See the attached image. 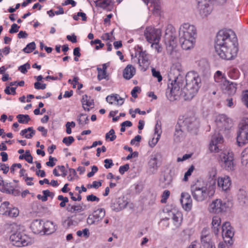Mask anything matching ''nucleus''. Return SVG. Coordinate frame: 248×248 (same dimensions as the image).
Returning a JSON list of instances; mask_svg holds the SVG:
<instances>
[{
    "instance_id": "f257e3e1",
    "label": "nucleus",
    "mask_w": 248,
    "mask_h": 248,
    "mask_svg": "<svg viewBox=\"0 0 248 248\" xmlns=\"http://www.w3.org/2000/svg\"><path fill=\"white\" fill-rule=\"evenodd\" d=\"M215 48L221 59H232L238 50L237 38L234 32L230 29L220 30L216 36Z\"/></svg>"
},
{
    "instance_id": "f03ea898",
    "label": "nucleus",
    "mask_w": 248,
    "mask_h": 248,
    "mask_svg": "<svg viewBox=\"0 0 248 248\" xmlns=\"http://www.w3.org/2000/svg\"><path fill=\"white\" fill-rule=\"evenodd\" d=\"M186 85L182 89L185 100H191L197 94L200 87L201 79L194 71L188 72L185 77Z\"/></svg>"
},
{
    "instance_id": "7ed1b4c3",
    "label": "nucleus",
    "mask_w": 248,
    "mask_h": 248,
    "mask_svg": "<svg viewBox=\"0 0 248 248\" xmlns=\"http://www.w3.org/2000/svg\"><path fill=\"white\" fill-rule=\"evenodd\" d=\"M216 182L211 179L205 185L201 186L198 183L190 186V191L193 199L197 202H202L213 196L215 192Z\"/></svg>"
},
{
    "instance_id": "20e7f679",
    "label": "nucleus",
    "mask_w": 248,
    "mask_h": 248,
    "mask_svg": "<svg viewBox=\"0 0 248 248\" xmlns=\"http://www.w3.org/2000/svg\"><path fill=\"white\" fill-rule=\"evenodd\" d=\"M168 84L166 95L170 101L177 100L180 95L184 96L182 89L185 83V77L183 74L175 75L171 78L170 75Z\"/></svg>"
},
{
    "instance_id": "39448f33",
    "label": "nucleus",
    "mask_w": 248,
    "mask_h": 248,
    "mask_svg": "<svg viewBox=\"0 0 248 248\" xmlns=\"http://www.w3.org/2000/svg\"><path fill=\"white\" fill-rule=\"evenodd\" d=\"M175 30L171 26H169L166 30L165 35V42L166 45V50L168 54L172 58L178 59L179 53L175 50L177 46V39Z\"/></svg>"
},
{
    "instance_id": "423d86ee",
    "label": "nucleus",
    "mask_w": 248,
    "mask_h": 248,
    "mask_svg": "<svg viewBox=\"0 0 248 248\" xmlns=\"http://www.w3.org/2000/svg\"><path fill=\"white\" fill-rule=\"evenodd\" d=\"M133 63L138 64L141 70L145 71L149 64L148 57L145 51H143L141 47L138 46L131 52Z\"/></svg>"
},
{
    "instance_id": "0eeeda50",
    "label": "nucleus",
    "mask_w": 248,
    "mask_h": 248,
    "mask_svg": "<svg viewBox=\"0 0 248 248\" xmlns=\"http://www.w3.org/2000/svg\"><path fill=\"white\" fill-rule=\"evenodd\" d=\"M178 124H183L189 131L197 129L199 126V120L195 117L192 112H190L185 116L179 118Z\"/></svg>"
},
{
    "instance_id": "6e6552de",
    "label": "nucleus",
    "mask_w": 248,
    "mask_h": 248,
    "mask_svg": "<svg viewBox=\"0 0 248 248\" xmlns=\"http://www.w3.org/2000/svg\"><path fill=\"white\" fill-rule=\"evenodd\" d=\"M10 239L13 245L16 247H25L31 243V238L23 232H16L13 233Z\"/></svg>"
},
{
    "instance_id": "1a4fd4ad",
    "label": "nucleus",
    "mask_w": 248,
    "mask_h": 248,
    "mask_svg": "<svg viewBox=\"0 0 248 248\" xmlns=\"http://www.w3.org/2000/svg\"><path fill=\"white\" fill-rule=\"evenodd\" d=\"M144 35L147 42L150 44L155 42H159L161 39V31L160 29L149 26L145 29Z\"/></svg>"
},
{
    "instance_id": "9d476101",
    "label": "nucleus",
    "mask_w": 248,
    "mask_h": 248,
    "mask_svg": "<svg viewBox=\"0 0 248 248\" xmlns=\"http://www.w3.org/2000/svg\"><path fill=\"white\" fill-rule=\"evenodd\" d=\"M219 159L221 162L222 167L228 171H232L234 169L235 164L233 162V155L231 152H223L219 155Z\"/></svg>"
},
{
    "instance_id": "9b49d317",
    "label": "nucleus",
    "mask_w": 248,
    "mask_h": 248,
    "mask_svg": "<svg viewBox=\"0 0 248 248\" xmlns=\"http://www.w3.org/2000/svg\"><path fill=\"white\" fill-rule=\"evenodd\" d=\"M179 36H185L196 39V28L194 25L188 23H184L179 28Z\"/></svg>"
},
{
    "instance_id": "f8f14e48",
    "label": "nucleus",
    "mask_w": 248,
    "mask_h": 248,
    "mask_svg": "<svg viewBox=\"0 0 248 248\" xmlns=\"http://www.w3.org/2000/svg\"><path fill=\"white\" fill-rule=\"evenodd\" d=\"M234 234L233 229L231 226L230 223L229 222H224L222 226V236L225 242L230 245H232Z\"/></svg>"
},
{
    "instance_id": "ddd939ff",
    "label": "nucleus",
    "mask_w": 248,
    "mask_h": 248,
    "mask_svg": "<svg viewBox=\"0 0 248 248\" xmlns=\"http://www.w3.org/2000/svg\"><path fill=\"white\" fill-rule=\"evenodd\" d=\"M216 123L220 131L229 130L232 126V120L224 114H219L217 116Z\"/></svg>"
},
{
    "instance_id": "4468645a",
    "label": "nucleus",
    "mask_w": 248,
    "mask_h": 248,
    "mask_svg": "<svg viewBox=\"0 0 248 248\" xmlns=\"http://www.w3.org/2000/svg\"><path fill=\"white\" fill-rule=\"evenodd\" d=\"M198 2V8L199 14L202 17L208 16L212 11V8L209 5V1L211 0H197ZM219 3H223L225 0H217Z\"/></svg>"
},
{
    "instance_id": "2eb2a0df",
    "label": "nucleus",
    "mask_w": 248,
    "mask_h": 248,
    "mask_svg": "<svg viewBox=\"0 0 248 248\" xmlns=\"http://www.w3.org/2000/svg\"><path fill=\"white\" fill-rule=\"evenodd\" d=\"M224 142L223 136L219 133L215 134L212 136L209 144V150L212 152H218L221 150Z\"/></svg>"
},
{
    "instance_id": "dca6fc26",
    "label": "nucleus",
    "mask_w": 248,
    "mask_h": 248,
    "mask_svg": "<svg viewBox=\"0 0 248 248\" xmlns=\"http://www.w3.org/2000/svg\"><path fill=\"white\" fill-rule=\"evenodd\" d=\"M226 202L221 199H217L212 202L209 207L210 212L218 214L225 212L228 208Z\"/></svg>"
},
{
    "instance_id": "f3484780",
    "label": "nucleus",
    "mask_w": 248,
    "mask_h": 248,
    "mask_svg": "<svg viewBox=\"0 0 248 248\" xmlns=\"http://www.w3.org/2000/svg\"><path fill=\"white\" fill-rule=\"evenodd\" d=\"M128 203L124 197H119L112 201L111 207L113 210L118 212L125 208Z\"/></svg>"
},
{
    "instance_id": "a211bd4d",
    "label": "nucleus",
    "mask_w": 248,
    "mask_h": 248,
    "mask_svg": "<svg viewBox=\"0 0 248 248\" xmlns=\"http://www.w3.org/2000/svg\"><path fill=\"white\" fill-rule=\"evenodd\" d=\"M180 202L183 208L186 211L191 210L192 206V200L190 194L187 192H182L181 195Z\"/></svg>"
},
{
    "instance_id": "6ab92c4d",
    "label": "nucleus",
    "mask_w": 248,
    "mask_h": 248,
    "mask_svg": "<svg viewBox=\"0 0 248 248\" xmlns=\"http://www.w3.org/2000/svg\"><path fill=\"white\" fill-rule=\"evenodd\" d=\"M179 41L183 49L189 50L193 48L196 43V39L179 36Z\"/></svg>"
},
{
    "instance_id": "aec40b11",
    "label": "nucleus",
    "mask_w": 248,
    "mask_h": 248,
    "mask_svg": "<svg viewBox=\"0 0 248 248\" xmlns=\"http://www.w3.org/2000/svg\"><path fill=\"white\" fill-rule=\"evenodd\" d=\"M160 157V154L159 153L153 154L150 157V160L148 162V165L150 169H153V173H155L158 168L157 164L158 158Z\"/></svg>"
},
{
    "instance_id": "412c9836",
    "label": "nucleus",
    "mask_w": 248,
    "mask_h": 248,
    "mask_svg": "<svg viewBox=\"0 0 248 248\" xmlns=\"http://www.w3.org/2000/svg\"><path fill=\"white\" fill-rule=\"evenodd\" d=\"M106 101L110 104L121 106L124 103V98L117 94L108 95L106 97Z\"/></svg>"
},
{
    "instance_id": "4be33fe9",
    "label": "nucleus",
    "mask_w": 248,
    "mask_h": 248,
    "mask_svg": "<svg viewBox=\"0 0 248 248\" xmlns=\"http://www.w3.org/2000/svg\"><path fill=\"white\" fill-rule=\"evenodd\" d=\"M33 233L38 234L44 230V222L40 219L34 220L31 225Z\"/></svg>"
},
{
    "instance_id": "5701e85b",
    "label": "nucleus",
    "mask_w": 248,
    "mask_h": 248,
    "mask_svg": "<svg viewBox=\"0 0 248 248\" xmlns=\"http://www.w3.org/2000/svg\"><path fill=\"white\" fill-rule=\"evenodd\" d=\"M217 185L219 187H221L224 191H227L229 189L231 181L229 176L218 178L217 180Z\"/></svg>"
},
{
    "instance_id": "b1692460",
    "label": "nucleus",
    "mask_w": 248,
    "mask_h": 248,
    "mask_svg": "<svg viewBox=\"0 0 248 248\" xmlns=\"http://www.w3.org/2000/svg\"><path fill=\"white\" fill-rule=\"evenodd\" d=\"M172 177L170 173H165L159 180V186L162 188L168 187L171 183Z\"/></svg>"
},
{
    "instance_id": "393cba45",
    "label": "nucleus",
    "mask_w": 248,
    "mask_h": 248,
    "mask_svg": "<svg viewBox=\"0 0 248 248\" xmlns=\"http://www.w3.org/2000/svg\"><path fill=\"white\" fill-rule=\"evenodd\" d=\"M237 200L240 205L244 206L248 202V194L246 190L240 189L237 193Z\"/></svg>"
},
{
    "instance_id": "a878e982",
    "label": "nucleus",
    "mask_w": 248,
    "mask_h": 248,
    "mask_svg": "<svg viewBox=\"0 0 248 248\" xmlns=\"http://www.w3.org/2000/svg\"><path fill=\"white\" fill-rule=\"evenodd\" d=\"M136 74V69L131 64H128L123 71V77L126 79H131Z\"/></svg>"
},
{
    "instance_id": "bb28decb",
    "label": "nucleus",
    "mask_w": 248,
    "mask_h": 248,
    "mask_svg": "<svg viewBox=\"0 0 248 248\" xmlns=\"http://www.w3.org/2000/svg\"><path fill=\"white\" fill-rule=\"evenodd\" d=\"M56 225L52 221H46L44 222V232L46 234H49L56 230Z\"/></svg>"
},
{
    "instance_id": "cd10ccee",
    "label": "nucleus",
    "mask_w": 248,
    "mask_h": 248,
    "mask_svg": "<svg viewBox=\"0 0 248 248\" xmlns=\"http://www.w3.org/2000/svg\"><path fill=\"white\" fill-rule=\"evenodd\" d=\"M237 142L239 146H242L248 143V133L237 132Z\"/></svg>"
},
{
    "instance_id": "c85d7f7f",
    "label": "nucleus",
    "mask_w": 248,
    "mask_h": 248,
    "mask_svg": "<svg viewBox=\"0 0 248 248\" xmlns=\"http://www.w3.org/2000/svg\"><path fill=\"white\" fill-rule=\"evenodd\" d=\"M184 138V133L181 128L180 124H177L175 127V130L174 134V140L176 142H180Z\"/></svg>"
},
{
    "instance_id": "c756f323",
    "label": "nucleus",
    "mask_w": 248,
    "mask_h": 248,
    "mask_svg": "<svg viewBox=\"0 0 248 248\" xmlns=\"http://www.w3.org/2000/svg\"><path fill=\"white\" fill-rule=\"evenodd\" d=\"M86 206L82 204L71 205L68 204L67 207V210L71 213H78L85 210Z\"/></svg>"
},
{
    "instance_id": "7c9ffc66",
    "label": "nucleus",
    "mask_w": 248,
    "mask_h": 248,
    "mask_svg": "<svg viewBox=\"0 0 248 248\" xmlns=\"http://www.w3.org/2000/svg\"><path fill=\"white\" fill-rule=\"evenodd\" d=\"M183 67L180 62H174L171 68L170 75H171L172 73L175 75L183 74Z\"/></svg>"
},
{
    "instance_id": "2f4dec72",
    "label": "nucleus",
    "mask_w": 248,
    "mask_h": 248,
    "mask_svg": "<svg viewBox=\"0 0 248 248\" xmlns=\"http://www.w3.org/2000/svg\"><path fill=\"white\" fill-rule=\"evenodd\" d=\"M201 240L204 246L209 245L211 242V236L206 229H204L202 231Z\"/></svg>"
},
{
    "instance_id": "473e14b6",
    "label": "nucleus",
    "mask_w": 248,
    "mask_h": 248,
    "mask_svg": "<svg viewBox=\"0 0 248 248\" xmlns=\"http://www.w3.org/2000/svg\"><path fill=\"white\" fill-rule=\"evenodd\" d=\"M35 133V130L32 127H29L28 128L24 129L21 131L20 134L22 136H24L27 139L31 138Z\"/></svg>"
},
{
    "instance_id": "72a5a7b5",
    "label": "nucleus",
    "mask_w": 248,
    "mask_h": 248,
    "mask_svg": "<svg viewBox=\"0 0 248 248\" xmlns=\"http://www.w3.org/2000/svg\"><path fill=\"white\" fill-rule=\"evenodd\" d=\"M239 130L237 132L248 133V118H243L239 124Z\"/></svg>"
},
{
    "instance_id": "f704fd0d",
    "label": "nucleus",
    "mask_w": 248,
    "mask_h": 248,
    "mask_svg": "<svg viewBox=\"0 0 248 248\" xmlns=\"http://www.w3.org/2000/svg\"><path fill=\"white\" fill-rule=\"evenodd\" d=\"M215 81L220 84L226 82V78L224 74L220 71H217L214 76Z\"/></svg>"
},
{
    "instance_id": "c9c22d12",
    "label": "nucleus",
    "mask_w": 248,
    "mask_h": 248,
    "mask_svg": "<svg viewBox=\"0 0 248 248\" xmlns=\"http://www.w3.org/2000/svg\"><path fill=\"white\" fill-rule=\"evenodd\" d=\"M226 82L227 83L226 89L228 91V93L229 94H234L237 89V84L234 82H231L227 80Z\"/></svg>"
},
{
    "instance_id": "e433bc0d",
    "label": "nucleus",
    "mask_w": 248,
    "mask_h": 248,
    "mask_svg": "<svg viewBox=\"0 0 248 248\" xmlns=\"http://www.w3.org/2000/svg\"><path fill=\"white\" fill-rule=\"evenodd\" d=\"M93 215L98 222L105 216V210L104 208H98L93 212Z\"/></svg>"
},
{
    "instance_id": "4c0bfd02",
    "label": "nucleus",
    "mask_w": 248,
    "mask_h": 248,
    "mask_svg": "<svg viewBox=\"0 0 248 248\" xmlns=\"http://www.w3.org/2000/svg\"><path fill=\"white\" fill-rule=\"evenodd\" d=\"M81 102L83 108H86L85 106L87 108L91 107L90 108H93V107H92V106L93 105V101L92 99L89 98L87 95H85L83 96Z\"/></svg>"
},
{
    "instance_id": "58836bf2",
    "label": "nucleus",
    "mask_w": 248,
    "mask_h": 248,
    "mask_svg": "<svg viewBox=\"0 0 248 248\" xmlns=\"http://www.w3.org/2000/svg\"><path fill=\"white\" fill-rule=\"evenodd\" d=\"M78 124L81 126H84L88 124L89 120L88 116L86 114L81 113L78 117L77 119Z\"/></svg>"
},
{
    "instance_id": "ea45409f",
    "label": "nucleus",
    "mask_w": 248,
    "mask_h": 248,
    "mask_svg": "<svg viewBox=\"0 0 248 248\" xmlns=\"http://www.w3.org/2000/svg\"><path fill=\"white\" fill-rule=\"evenodd\" d=\"M10 203L8 202H4L1 203L0 205V214L6 215L7 214L10 207L9 206Z\"/></svg>"
},
{
    "instance_id": "a19ab883",
    "label": "nucleus",
    "mask_w": 248,
    "mask_h": 248,
    "mask_svg": "<svg viewBox=\"0 0 248 248\" xmlns=\"http://www.w3.org/2000/svg\"><path fill=\"white\" fill-rule=\"evenodd\" d=\"M19 215V211L17 208L15 207H10L9 210L7 212V214L5 216L10 217H16Z\"/></svg>"
},
{
    "instance_id": "79ce46f5",
    "label": "nucleus",
    "mask_w": 248,
    "mask_h": 248,
    "mask_svg": "<svg viewBox=\"0 0 248 248\" xmlns=\"http://www.w3.org/2000/svg\"><path fill=\"white\" fill-rule=\"evenodd\" d=\"M16 118L18 119V122L21 124H27L30 120L29 116L27 114H18Z\"/></svg>"
},
{
    "instance_id": "37998d69",
    "label": "nucleus",
    "mask_w": 248,
    "mask_h": 248,
    "mask_svg": "<svg viewBox=\"0 0 248 248\" xmlns=\"http://www.w3.org/2000/svg\"><path fill=\"white\" fill-rule=\"evenodd\" d=\"M172 219L173 221V223L175 226L177 227L180 226L182 222V217L180 214H174L172 213Z\"/></svg>"
},
{
    "instance_id": "c03bdc74",
    "label": "nucleus",
    "mask_w": 248,
    "mask_h": 248,
    "mask_svg": "<svg viewBox=\"0 0 248 248\" xmlns=\"http://www.w3.org/2000/svg\"><path fill=\"white\" fill-rule=\"evenodd\" d=\"M36 48V45L34 42L28 44L23 49V51L27 53L31 52Z\"/></svg>"
},
{
    "instance_id": "a18cd8bd",
    "label": "nucleus",
    "mask_w": 248,
    "mask_h": 248,
    "mask_svg": "<svg viewBox=\"0 0 248 248\" xmlns=\"http://www.w3.org/2000/svg\"><path fill=\"white\" fill-rule=\"evenodd\" d=\"M161 133L162 131L160 123L157 121L155 127V134L157 135V140H159Z\"/></svg>"
},
{
    "instance_id": "49530a36",
    "label": "nucleus",
    "mask_w": 248,
    "mask_h": 248,
    "mask_svg": "<svg viewBox=\"0 0 248 248\" xmlns=\"http://www.w3.org/2000/svg\"><path fill=\"white\" fill-rule=\"evenodd\" d=\"M228 76L232 79H237L239 77L238 70L235 68L231 69L228 72Z\"/></svg>"
},
{
    "instance_id": "de8ad7c7",
    "label": "nucleus",
    "mask_w": 248,
    "mask_h": 248,
    "mask_svg": "<svg viewBox=\"0 0 248 248\" xmlns=\"http://www.w3.org/2000/svg\"><path fill=\"white\" fill-rule=\"evenodd\" d=\"M106 140L109 139L110 141L114 140L116 139V136L115 134V131L113 129H111L109 131L106 133L105 136Z\"/></svg>"
},
{
    "instance_id": "09e8293b",
    "label": "nucleus",
    "mask_w": 248,
    "mask_h": 248,
    "mask_svg": "<svg viewBox=\"0 0 248 248\" xmlns=\"http://www.w3.org/2000/svg\"><path fill=\"white\" fill-rule=\"evenodd\" d=\"M98 71L97 78L99 80H101L103 79H106L107 77V71L102 70L101 68L98 67L97 68Z\"/></svg>"
},
{
    "instance_id": "8fccbe9b",
    "label": "nucleus",
    "mask_w": 248,
    "mask_h": 248,
    "mask_svg": "<svg viewBox=\"0 0 248 248\" xmlns=\"http://www.w3.org/2000/svg\"><path fill=\"white\" fill-rule=\"evenodd\" d=\"M77 234L78 236H84L87 238L90 235L89 230L88 229L85 228L82 230L78 231L77 232Z\"/></svg>"
},
{
    "instance_id": "3c124183",
    "label": "nucleus",
    "mask_w": 248,
    "mask_h": 248,
    "mask_svg": "<svg viewBox=\"0 0 248 248\" xmlns=\"http://www.w3.org/2000/svg\"><path fill=\"white\" fill-rule=\"evenodd\" d=\"M194 170V166L192 165L190 167L187 171L185 173L184 177L183 179V181L187 182L188 180V177L191 176L192 172Z\"/></svg>"
},
{
    "instance_id": "603ef678",
    "label": "nucleus",
    "mask_w": 248,
    "mask_h": 248,
    "mask_svg": "<svg viewBox=\"0 0 248 248\" xmlns=\"http://www.w3.org/2000/svg\"><path fill=\"white\" fill-rule=\"evenodd\" d=\"M152 73L153 76L157 79L158 82H160L162 81V77L159 71H156L155 68H152Z\"/></svg>"
},
{
    "instance_id": "864d4df0",
    "label": "nucleus",
    "mask_w": 248,
    "mask_h": 248,
    "mask_svg": "<svg viewBox=\"0 0 248 248\" xmlns=\"http://www.w3.org/2000/svg\"><path fill=\"white\" fill-rule=\"evenodd\" d=\"M151 44L152 48L155 49V51L157 53L161 52L162 50V47L159 45V42H155Z\"/></svg>"
},
{
    "instance_id": "5fc2aeb1",
    "label": "nucleus",
    "mask_w": 248,
    "mask_h": 248,
    "mask_svg": "<svg viewBox=\"0 0 248 248\" xmlns=\"http://www.w3.org/2000/svg\"><path fill=\"white\" fill-rule=\"evenodd\" d=\"M96 4L102 8H106L109 5L108 0H98L96 1Z\"/></svg>"
},
{
    "instance_id": "6e6d98bb",
    "label": "nucleus",
    "mask_w": 248,
    "mask_h": 248,
    "mask_svg": "<svg viewBox=\"0 0 248 248\" xmlns=\"http://www.w3.org/2000/svg\"><path fill=\"white\" fill-rule=\"evenodd\" d=\"M74 141V138L72 136L65 137L62 140V142L67 146L70 145Z\"/></svg>"
},
{
    "instance_id": "4d7b16f0",
    "label": "nucleus",
    "mask_w": 248,
    "mask_h": 248,
    "mask_svg": "<svg viewBox=\"0 0 248 248\" xmlns=\"http://www.w3.org/2000/svg\"><path fill=\"white\" fill-rule=\"evenodd\" d=\"M242 101L246 106L248 108V90L243 92Z\"/></svg>"
},
{
    "instance_id": "13d9d810",
    "label": "nucleus",
    "mask_w": 248,
    "mask_h": 248,
    "mask_svg": "<svg viewBox=\"0 0 248 248\" xmlns=\"http://www.w3.org/2000/svg\"><path fill=\"white\" fill-rule=\"evenodd\" d=\"M97 222L93 214L90 215L87 219V223L89 225L94 224Z\"/></svg>"
},
{
    "instance_id": "bf43d9fd",
    "label": "nucleus",
    "mask_w": 248,
    "mask_h": 248,
    "mask_svg": "<svg viewBox=\"0 0 248 248\" xmlns=\"http://www.w3.org/2000/svg\"><path fill=\"white\" fill-rule=\"evenodd\" d=\"M170 195V192L168 190H165L163 194L162 195V199L161 200V202L162 203H166L167 202V200L168 199Z\"/></svg>"
},
{
    "instance_id": "052dcab7",
    "label": "nucleus",
    "mask_w": 248,
    "mask_h": 248,
    "mask_svg": "<svg viewBox=\"0 0 248 248\" xmlns=\"http://www.w3.org/2000/svg\"><path fill=\"white\" fill-rule=\"evenodd\" d=\"M30 68V65L28 63H26L19 67L18 70L23 74H25L27 72V69Z\"/></svg>"
},
{
    "instance_id": "680f3d73",
    "label": "nucleus",
    "mask_w": 248,
    "mask_h": 248,
    "mask_svg": "<svg viewBox=\"0 0 248 248\" xmlns=\"http://www.w3.org/2000/svg\"><path fill=\"white\" fill-rule=\"evenodd\" d=\"M34 86L36 90H44L46 88V85L45 83L36 82L34 84Z\"/></svg>"
},
{
    "instance_id": "e2e57ef3",
    "label": "nucleus",
    "mask_w": 248,
    "mask_h": 248,
    "mask_svg": "<svg viewBox=\"0 0 248 248\" xmlns=\"http://www.w3.org/2000/svg\"><path fill=\"white\" fill-rule=\"evenodd\" d=\"M129 169V165L128 164H126L123 166H121L120 167L119 169V173L123 175L125 172L127 171Z\"/></svg>"
},
{
    "instance_id": "0e129e2a",
    "label": "nucleus",
    "mask_w": 248,
    "mask_h": 248,
    "mask_svg": "<svg viewBox=\"0 0 248 248\" xmlns=\"http://www.w3.org/2000/svg\"><path fill=\"white\" fill-rule=\"evenodd\" d=\"M16 88L15 87L10 88L9 87H6L4 90V92L7 94L15 95L16 93Z\"/></svg>"
},
{
    "instance_id": "69168bd1",
    "label": "nucleus",
    "mask_w": 248,
    "mask_h": 248,
    "mask_svg": "<svg viewBox=\"0 0 248 248\" xmlns=\"http://www.w3.org/2000/svg\"><path fill=\"white\" fill-rule=\"evenodd\" d=\"M91 44L93 45V44H98L99 46H95L96 49H99L101 48H102L104 45V44L101 43V41L99 39H95L93 41H92L91 42Z\"/></svg>"
},
{
    "instance_id": "338daca9",
    "label": "nucleus",
    "mask_w": 248,
    "mask_h": 248,
    "mask_svg": "<svg viewBox=\"0 0 248 248\" xmlns=\"http://www.w3.org/2000/svg\"><path fill=\"white\" fill-rule=\"evenodd\" d=\"M113 33V31H112L110 33H105L102 35L101 38L103 40H110L112 41V35Z\"/></svg>"
},
{
    "instance_id": "774afa93",
    "label": "nucleus",
    "mask_w": 248,
    "mask_h": 248,
    "mask_svg": "<svg viewBox=\"0 0 248 248\" xmlns=\"http://www.w3.org/2000/svg\"><path fill=\"white\" fill-rule=\"evenodd\" d=\"M221 223V219L217 216H215L213 217L212 224V226H220Z\"/></svg>"
}]
</instances>
